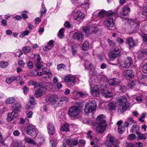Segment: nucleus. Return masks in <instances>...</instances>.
<instances>
[{
	"label": "nucleus",
	"instance_id": "19",
	"mask_svg": "<svg viewBox=\"0 0 147 147\" xmlns=\"http://www.w3.org/2000/svg\"><path fill=\"white\" fill-rule=\"evenodd\" d=\"M120 82V81L118 79L113 78L110 79L109 81V84L110 86H114L118 85Z\"/></svg>",
	"mask_w": 147,
	"mask_h": 147
},
{
	"label": "nucleus",
	"instance_id": "38",
	"mask_svg": "<svg viewBox=\"0 0 147 147\" xmlns=\"http://www.w3.org/2000/svg\"><path fill=\"white\" fill-rule=\"evenodd\" d=\"M35 129V126L30 125L29 126H28L26 128V133L28 132L29 131H31L32 130L34 129Z\"/></svg>",
	"mask_w": 147,
	"mask_h": 147
},
{
	"label": "nucleus",
	"instance_id": "11",
	"mask_svg": "<svg viewBox=\"0 0 147 147\" xmlns=\"http://www.w3.org/2000/svg\"><path fill=\"white\" fill-rule=\"evenodd\" d=\"M105 25L106 27L113 28L114 25L113 18L110 17L107 18L105 21Z\"/></svg>",
	"mask_w": 147,
	"mask_h": 147
},
{
	"label": "nucleus",
	"instance_id": "62",
	"mask_svg": "<svg viewBox=\"0 0 147 147\" xmlns=\"http://www.w3.org/2000/svg\"><path fill=\"white\" fill-rule=\"evenodd\" d=\"M33 113L32 111H30L26 114V117L28 118H31L32 116Z\"/></svg>",
	"mask_w": 147,
	"mask_h": 147
},
{
	"label": "nucleus",
	"instance_id": "53",
	"mask_svg": "<svg viewBox=\"0 0 147 147\" xmlns=\"http://www.w3.org/2000/svg\"><path fill=\"white\" fill-rule=\"evenodd\" d=\"M142 71L144 73H147V63L143 66Z\"/></svg>",
	"mask_w": 147,
	"mask_h": 147
},
{
	"label": "nucleus",
	"instance_id": "2",
	"mask_svg": "<svg viewBox=\"0 0 147 147\" xmlns=\"http://www.w3.org/2000/svg\"><path fill=\"white\" fill-rule=\"evenodd\" d=\"M89 28L87 26H85L83 28V31L82 32H75L73 35V38L75 39H77L78 40H81L83 38V36L85 35V36L88 35L90 30L92 32H95L96 29V26H90Z\"/></svg>",
	"mask_w": 147,
	"mask_h": 147
},
{
	"label": "nucleus",
	"instance_id": "42",
	"mask_svg": "<svg viewBox=\"0 0 147 147\" xmlns=\"http://www.w3.org/2000/svg\"><path fill=\"white\" fill-rule=\"evenodd\" d=\"M118 132L120 134L123 133L125 129L124 127L121 125L118 126Z\"/></svg>",
	"mask_w": 147,
	"mask_h": 147
},
{
	"label": "nucleus",
	"instance_id": "21",
	"mask_svg": "<svg viewBox=\"0 0 147 147\" xmlns=\"http://www.w3.org/2000/svg\"><path fill=\"white\" fill-rule=\"evenodd\" d=\"M101 94L103 96L107 98H110L113 96V94L112 93L106 90H102Z\"/></svg>",
	"mask_w": 147,
	"mask_h": 147
},
{
	"label": "nucleus",
	"instance_id": "23",
	"mask_svg": "<svg viewBox=\"0 0 147 147\" xmlns=\"http://www.w3.org/2000/svg\"><path fill=\"white\" fill-rule=\"evenodd\" d=\"M101 94L103 96L107 98H110L113 96V94L112 93L106 90H102Z\"/></svg>",
	"mask_w": 147,
	"mask_h": 147
},
{
	"label": "nucleus",
	"instance_id": "6",
	"mask_svg": "<svg viewBox=\"0 0 147 147\" xmlns=\"http://www.w3.org/2000/svg\"><path fill=\"white\" fill-rule=\"evenodd\" d=\"M89 83L90 87V93L92 96H97L99 95V91L98 86L94 85V81L92 79H90Z\"/></svg>",
	"mask_w": 147,
	"mask_h": 147
},
{
	"label": "nucleus",
	"instance_id": "33",
	"mask_svg": "<svg viewBox=\"0 0 147 147\" xmlns=\"http://www.w3.org/2000/svg\"><path fill=\"white\" fill-rule=\"evenodd\" d=\"M69 98H67L64 96L61 97V98L59 102V106H61L63 102H66L68 101Z\"/></svg>",
	"mask_w": 147,
	"mask_h": 147
},
{
	"label": "nucleus",
	"instance_id": "41",
	"mask_svg": "<svg viewBox=\"0 0 147 147\" xmlns=\"http://www.w3.org/2000/svg\"><path fill=\"white\" fill-rule=\"evenodd\" d=\"M136 138V136L135 134H130L128 135L127 139L129 140L132 141L134 140Z\"/></svg>",
	"mask_w": 147,
	"mask_h": 147
},
{
	"label": "nucleus",
	"instance_id": "49",
	"mask_svg": "<svg viewBox=\"0 0 147 147\" xmlns=\"http://www.w3.org/2000/svg\"><path fill=\"white\" fill-rule=\"evenodd\" d=\"M57 98V96L54 95H51L49 98V100L50 102H52L53 101H56L55 100L56 98Z\"/></svg>",
	"mask_w": 147,
	"mask_h": 147
},
{
	"label": "nucleus",
	"instance_id": "13",
	"mask_svg": "<svg viewBox=\"0 0 147 147\" xmlns=\"http://www.w3.org/2000/svg\"><path fill=\"white\" fill-rule=\"evenodd\" d=\"M18 115V113L15 111H13L12 113H8V117L7 120L8 121H10L16 118Z\"/></svg>",
	"mask_w": 147,
	"mask_h": 147
},
{
	"label": "nucleus",
	"instance_id": "9",
	"mask_svg": "<svg viewBox=\"0 0 147 147\" xmlns=\"http://www.w3.org/2000/svg\"><path fill=\"white\" fill-rule=\"evenodd\" d=\"M64 79L65 82H69L70 84L72 86L74 85L76 78L74 76L69 75L65 76Z\"/></svg>",
	"mask_w": 147,
	"mask_h": 147
},
{
	"label": "nucleus",
	"instance_id": "10",
	"mask_svg": "<svg viewBox=\"0 0 147 147\" xmlns=\"http://www.w3.org/2000/svg\"><path fill=\"white\" fill-rule=\"evenodd\" d=\"M46 89L45 88L42 86L39 87L35 93V96L36 97H38L42 96L45 93Z\"/></svg>",
	"mask_w": 147,
	"mask_h": 147
},
{
	"label": "nucleus",
	"instance_id": "27",
	"mask_svg": "<svg viewBox=\"0 0 147 147\" xmlns=\"http://www.w3.org/2000/svg\"><path fill=\"white\" fill-rule=\"evenodd\" d=\"M60 130L61 131H69V125L67 123H66L64 124L62 126L61 129Z\"/></svg>",
	"mask_w": 147,
	"mask_h": 147
},
{
	"label": "nucleus",
	"instance_id": "43",
	"mask_svg": "<svg viewBox=\"0 0 147 147\" xmlns=\"http://www.w3.org/2000/svg\"><path fill=\"white\" fill-rule=\"evenodd\" d=\"M8 63L6 61H2L0 63V66L2 68H4L8 65Z\"/></svg>",
	"mask_w": 147,
	"mask_h": 147
},
{
	"label": "nucleus",
	"instance_id": "48",
	"mask_svg": "<svg viewBox=\"0 0 147 147\" xmlns=\"http://www.w3.org/2000/svg\"><path fill=\"white\" fill-rule=\"evenodd\" d=\"M29 102L31 105H34L35 104V99L33 96H31L30 97Z\"/></svg>",
	"mask_w": 147,
	"mask_h": 147
},
{
	"label": "nucleus",
	"instance_id": "47",
	"mask_svg": "<svg viewBox=\"0 0 147 147\" xmlns=\"http://www.w3.org/2000/svg\"><path fill=\"white\" fill-rule=\"evenodd\" d=\"M30 33V31L27 30L24 32H22L20 34V37H23L26 35H27Z\"/></svg>",
	"mask_w": 147,
	"mask_h": 147
},
{
	"label": "nucleus",
	"instance_id": "44",
	"mask_svg": "<svg viewBox=\"0 0 147 147\" xmlns=\"http://www.w3.org/2000/svg\"><path fill=\"white\" fill-rule=\"evenodd\" d=\"M42 72L44 74L47 75H50L51 74V72L47 67H44L42 69Z\"/></svg>",
	"mask_w": 147,
	"mask_h": 147
},
{
	"label": "nucleus",
	"instance_id": "17",
	"mask_svg": "<svg viewBox=\"0 0 147 147\" xmlns=\"http://www.w3.org/2000/svg\"><path fill=\"white\" fill-rule=\"evenodd\" d=\"M76 17L75 18V19L78 21H80L84 17V14L80 11H78L76 12Z\"/></svg>",
	"mask_w": 147,
	"mask_h": 147
},
{
	"label": "nucleus",
	"instance_id": "58",
	"mask_svg": "<svg viewBox=\"0 0 147 147\" xmlns=\"http://www.w3.org/2000/svg\"><path fill=\"white\" fill-rule=\"evenodd\" d=\"M107 42L109 43V45L110 46L113 47L115 45V43L112 41L110 40V39H108L107 40Z\"/></svg>",
	"mask_w": 147,
	"mask_h": 147
},
{
	"label": "nucleus",
	"instance_id": "37",
	"mask_svg": "<svg viewBox=\"0 0 147 147\" xmlns=\"http://www.w3.org/2000/svg\"><path fill=\"white\" fill-rule=\"evenodd\" d=\"M109 109L111 110H113L117 108L116 104L114 103L111 102L108 105Z\"/></svg>",
	"mask_w": 147,
	"mask_h": 147
},
{
	"label": "nucleus",
	"instance_id": "34",
	"mask_svg": "<svg viewBox=\"0 0 147 147\" xmlns=\"http://www.w3.org/2000/svg\"><path fill=\"white\" fill-rule=\"evenodd\" d=\"M15 101V99L13 97H10L7 98L5 101L7 104H12Z\"/></svg>",
	"mask_w": 147,
	"mask_h": 147
},
{
	"label": "nucleus",
	"instance_id": "36",
	"mask_svg": "<svg viewBox=\"0 0 147 147\" xmlns=\"http://www.w3.org/2000/svg\"><path fill=\"white\" fill-rule=\"evenodd\" d=\"M16 79V76H13L11 77L7 78L6 79V81L7 83L9 84Z\"/></svg>",
	"mask_w": 147,
	"mask_h": 147
},
{
	"label": "nucleus",
	"instance_id": "28",
	"mask_svg": "<svg viewBox=\"0 0 147 147\" xmlns=\"http://www.w3.org/2000/svg\"><path fill=\"white\" fill-rule=\"evenodd\" d=\"M105 14V11L104 10H102L100 11L98 13V14L97 16V20L102 18L104 17ZM97 19L95 20V21H96Z\"/></svg>",
	"mask_w": 147,
	"mask_h": 147
},
{
	"label": "nucleus",
	"instance_id": "63",
	"mask_svg": "<svg viewBox=\"0 0 147 147\" xmlns=\"http://www.w3.org/2000/svg\"><path fill=\"white\" fill-rule=\"evenodd\" d=\"M27 65L28 67L30 69H32L33 67V63L31 61L28 62L27 63Z\"/></svg>",
	"mask_w": 147,
	"mask_h": 147
},
{
	"label": "nucleus",
	"instance_id": "16",
	"mask_svg": "<svg viewBox=\"0 0 147 147\" xmlns=\"http://www.w3.org/2000/svg\"><path fill=\"white\" fill-rule=\"evenodd\" d=\"M48 132L50 135H53L55 132L54 126L52 123H49L47 127Z\"/></svg>",
	"mask_w": 147,
	"mask_h": 147
},
{
	"label": "nucleus",
	"instance_id": "64",
	"mask_svg": "<svg viewBox=\"0 0 147 147\" xmlns=\"http://www.w3.org/2000/svg\"><path fill=\"white\" fill-rule=\"evenodd\" d=\"M72 54L73 55H76L77 53V49L76 48H74V47H73L72 48Z\"/></svg>",
	"mask_w": 147,
	"mask_h": 147
},
{
	"label": "nucleus",
	"instance_id": "60",
	"mask_svg": "<svg viewBox=\"0 0 147 147\" xmlns=\"http://www.w3.org/2000/svg\"><path fill=\"white\" fill-rule=\"evenodd\" d=\"M53 47L50 45H47L45 46V47L43 48V49L44 51L49 50L51 49Z\"/></svg>",
	"mask_w": 147,
	"mask_h": 147
},
{
	"label": "nucleus",
	"instance_id": "46",
	"mask_svg": "<svg viewBox=\"0 0 147 147\" xmlns=\"http://www.w3.org/2000/svg\"><path fill=\"white\" fill-rule=\"evenodd\" d=\"M30 47L28 46L24 47L22 48V50L24 52L27 53H29L31 51Z\"/></svg>",
	"mask_w": 147,
	"mask_h": 147
},
{
	"label": "nucleus",
	"instance_id": "25",
	"mask_svg": "<svg viewBox=\"0 0 147 147\" xmlns=\"http://www.w3.org/2000/svg\"><path fill=\"white\" fill-rule=\"evenodd\" d=\"M11 147H23V145L21 142L13 141L11 144Z\"/></svg>",
	"mask_w": 147,
	"mask_h": 147
},
{
	"label": "nucleus",
	"instance_id": "39",
	"mask_svg": "<svg viewBox=\"0 0 147 147\" xmlns=\"http://www.w3.org/2000/svg\"><path fill=\"white\" fill-rule=\"evenodd\" d=\"M64 29L62 28L59 31L58 33V36L60 38H62L64 36Z\"/></svg>",
	"mask_w": 147,
	"mask_h": 147
},
{
	"label": "nucleus",
	"instance_id": "31",
	"mask_svg": "<svg viewBox=\"0 0 147 147\" xmlns=\"http://www.w3.org/2000/svg\"><path fill=\"white\" fill-rule=\"evenodd\" d=\"M73 96L74 97H76L79 95L81 97H84L85 96V94L82 93L81 92H78L76 90H74L72 93Z\"/></svg>",
	"mask_w": 147,
	"mask_h": 147
},
{
	"label": "nucleus",
	"instance_id": "54",
	"mask_svg": "<svg viewBox=\"0 0 147 147\" xmlns=\"http://www.w3.org/2000/svg\"><path fill=\"white\" fill-rule=\"evenodd\" d=\"M50 144H51V146L50 147H56V145L57 144V142L53 140H51L50 142Z\"/></svg>",
	"mask_w": 147,
	"mask_h": 147
},
{
	"label": "nucleus",
	"instance_id": "57",
	"mask_svg": "<svg viewBox=\"0 0 147 147\" xmlns=\"http://www.w3.org/2000/svg\"><path fill=\"white\" fill-rule=\"evenodd\" d=\"M137 125H132L131 129V132H134L137 130Z\"/></svg>",
	"mask_w": 147,
	"mask_h": 147
},
{
	"label": "nucleus",
	"instance_id": "50",
	"mask_svg": "<svg viewBox=\"0 0 147 147\" xmlns=\"http://www.w3.org/2000/svg\"><path fill=\"white\" fill-rule=\"evenodd\" d=\"M142 14L145 16H147V7H144L143 8Z\"/></svg>",
	"mask_w": 147,
	"mask_h": 147
},
{
	"label": "nucleus",
	"instance_id": "40",
	"mask_svg": "<svg viewBox=\"0 0 147 147\" xmlns=\"http://www.w3.org/2000/svg\"><path fill=\"white\" fill-rule=\"evenodd\" d=\"M13 108L16 111H19L21 107V105L19 103H17L13 106Z\"/></svg>",
	"mask_w": 147,
	"mask_h": 147
},
{
	"label": "nucleus",
	"instance_id": "24",
	"mask_svg": "<svg viewBox=\"0 0 147 147\" xmlns=\"http://www.w3.org/2000/svg\"><path fill=\"white\" fill-rule=\"evenodd\" d=\"M127 41L128 44L131 47H133L136 45L135 41L131 37H129L127 38Z\"/></svg>",
	"mask_w": 147,
	"mask_h": 147
},
{
	"label": "nucleus",
	"instance_id": "30",
	"mask_svg": "<svg viewBox=\"0 0 147 147\" xmlns=\"http://www.w3.org/2000/svg\"><path fill=\"white\" fill-rule=\"evenodd\" d=\"M42 7L40 10V17H42L45 16V13L47 11L46 8L44 4L43 3L42 4Z\"/></svg>",
	"mask_w": 147,
	"mask_h": 147
},
{
	"label": "nucleus",
	"instance_id": "18",
	"mask_svg": "<svg viewBox=\"0 0 147 147\" xmlns=\"http://www.w3.org/2000/svg\"><path fill=\"white\" fill-rule=\"evenodd\" d=\"M130 10V8L129 7H125L123 8L120 11V13L123 16H126L129 14Z\"/></svg>",
	"mask_w": 147,
	"mask_h": 147
},
{
	"label": "nucleus",
	"instance_id": "20",
	"mask_svg": "<svg viewBox=\"0 0 147 147\" xmlns=\"http://www.w3.org/2000/svg\"><path fill=\"white\" fill-rule=\"evenodd\" d=\"M147 53V50L145 49L142 51L138 52V59H141L143 58L145 55H146Z\"/></svg>",
	"mask_w": 147,
	"mask_h": 147
},
{
	"label": "nucleus",
	"instance_id": "8",
	"mask_svg": "<svg viewBox=\"0 0 147 147\" xmlns=\"http://www.w3.org/2000/svg\"><path fill=\"white\" fill-rule=\"evenodd\" d=\"M120 53L119 49L117 47L115 48L109 54L110 60H113L114 59L118 57Z\"/></svg>",
	"mask_w": 147,
	"mask_h": 147
},
{
	"label": "nucleus",
	"instance_id": "45",
	"mask_svg": "<svg viewBox=\"0 0 147 147\" xmlns=\"http://www.w3.org/2000/svg\"><path fill=\"white\" fill-rule=\"evenodd\" d=\"M31 136H36V131L35 129L32 130L31 131H30L27 133Z\"/></svg>",
	"mask_w": 147,
	"mask_h": 147
},
{
	"label": "nucleus",
	"instance_id": "1",
	"mask_svg": "<svg viewBox=\"0 0 147 147\" xmlns=\"http://www.w3.org/2000/svg\"><path fill=\"white\" fill-rule=\"evenodd\" d=\"M107 127L105 116L102 114L99 115L97 117L96 121L94 124L93 128L94 130L98 133H102Z\"/></svg>",
	"mask_w": 147,
	"mask_h": 147
},
{
	"label": "nucleus",
	"instance_id": "14",
	"mask_svg": "<svg viewBox=\"0 0 147 147\" xmlns=\"http://www.w3.org/2000/svg\"><path fill=\"white\" fill-rule=\"evenodd\" d=\"M124 76L126 77L132 78L134 77L133 71L131 69H127L123 71Z\"/></svg>",
	"mask_w": 147,
	"mask_h": 147
},
{
	"label": "nucleus",
	"instance_id": "59",
	"mask_svg": "<svg viewBox=\"0 0 147 147\" xmlns=\"http://www.w3.org/2000/svg\"><path fill=\"white\" fill-rule=\"evenodd\" d=\"M135 84V82L131 81L128 84V86L130 88H132Z\"/></svg>",
	"mask_w": 147,
	"mask_h": 147
},
{
	"label": "nucleus",
	"instance_id": "35",
	"mask_svg": "<svg viewBox=\"0 0 147 147\" xmlns=\"http://www.w3.org/2000/svg\"><path fill=\"white\" fill-rule=\"evenodd\" d=\"M29 119L27 118H26L25 119H24L23 117H21L20 119V122L21 124H28L29 123Z\"/></svg>",
	"mask_w": 147,
	"mask_h": 147
},
{
	"label": "nucleus",
	"instance_id": "29",
	"mask_svg": "<svg viewBox=\"0 0 147 147\" xmlns=\"http://www.w3.org/2000/svg\"><path fill=\"white\" fill-rule=\"evenodd\" d=\"M82 49L84 50L87 51L89 48V43L88 41H86L82 45Z\"/></svg>",
	"mask_w": 147,
	"mask_h": 147
},
{
	"label": "nucleus",
	"instance_id": "52",
	"mask_svg": "<svg viewBox=\"0 0 147 147\" xmlns=\"http://www.w3.org/2000/svg\"><path fill=\"white\" fill-rule=\"evenodd\" d=\"M43 63H37L36 64V68L38 69L41 68L43 66Z\"/></svg>",
	"mask_w": 147,
	"mask_h": 147
},
{
	"label": "nucleus",
	"instance_id": "3",
	"mask_svg": "<svg viewBox=\"0 0 147 147\" xmlns=\"http://www.w3.org/2000/svg\"><path fill=\"white\" fill-rule=\"evenodd\" d=\"M119 103L118 112L119 113H123L128 108L130 104L127 102L126 98L124 96H121L118 100Z\"/></svg>",
	"mask_w": 147,
	"mask_h": 147
},
{
	"label": "nucleus",
	"instance_id": "61",
	"mask_svg": "<svg viewBox=\"0 0 147 147\" xmlns=\"http://www.w3.org/2000/svg\"><path fill=\"white\" fill-rule=\"evenodd\" d=\"M129 124H131L132 123H134V121L133 120L132 118L129 117H128L127 120V121Z\"/></svg>",
	"mask_w": 147,
	"mask_h": 147
},
{
	"label": "nucleus",
	"instance_id": "15",
	"mask_svg": "<svg viewBox=\"0 0 147 147\" xmlns=\"http://www.w3.org/2000/svg\"><path fill=\"white\" fill-rule=\"evenodd\" d=\"M113 140L114 138L112 136L110 135H108L107 136V140L105 143V146L108 147L113 144Z\"/></svg>",
	"mask_w": 147,
	"mask_h": 147
},
{
	"label": "nucleus",
	"instance_id": "7",
	"mask_svg": "<svg viewBox=\"0 0 147 147\" xmlns=\"http://www.w3.org/2000/svg\"><path fill=\"white\" fill-rule=\"evenodd\" d=\"M133 64V61L130 57L123 59L120 62V66L122 68H128Z\"/></svg>",
	"mask_w": 147,
	"mask_h": 147
},
{
	"label": "nucleus",
	"instance_id": "5",
	"mask_svg": "<svg viewBox=\"0 0 147 147\" xmlns=\"http://www.w3.org/2000/svg\"><path fill=\"white\" fill-rule=\"evenodd\" d=\"M96 103L94 100L89 101L86 105L84 112L86 114H88L92 112L96 109Z\"/></svg>",
	"mask_w": 147,
	"mask_h": 147
},
{
	"label": "nucleus",
	"instance_id": "32",
	"mask_svg": "<svg viewBox=\"0 0 147 147\" xmlns=\"http://www.w3.org/2000/svg\"><path fill=\"white\" fill-rule=\"evenodd\" d=\"M24 140L27 143L32 144L35 145H36V142L30 138L25 137Z\"/></svg>",
	"mask_w": 147,
	"mask_h": 147
},
{
	"label": "nucleus",
	"instance_id": "12",
	"mask_svg": "<svg viewBox=\"0 0 147 147\" xmlns=\"http://www.w3.org/2000/svg\"><path fill=\"white\" fill-rule=\"evenodd\" d=\"M78 140L76 139H65L64 141V142L66 144L70 146H76L78 144Z\"/></svg>",
	"mask_w": 147,
	"mask_h": 147
},
{
	"label": "nucleus",
	"instance_id": "22",
	"mask_svg": "<svg viewBox=\"0 0 147 147\" xmlns=\"http://www.w3.org/2000/svg\"><path fill=\"white\" fill-rule=\"evenodd\" d=\"M101 94L103 96L107 98H110L113 96V94L112 93L106 90H102Z\"/></svg>",
	"mask_w": 147,
	"mask_h": 147
},
{
	"label": "nucleus",
	"instance_id": "26",
	"mask_svg": "<svg viewBox=\"0 0 147 147\" xmlns=\"http://www.w3.org/2000/svg\"><path fill=\"white\" fill-rule=\"evenodd\" d=\"M136 133L138 135L137 138L139 140H145L146 138L145 134H141L140 132L137 131Z\"/></svg>",
	"mask_w": 147,
	"mask_h": 147
},
{
	"label": "nucleus",
	"instance_id": "51",
	"mask_svg": "<svg viewBox=\"0 0 147 147\" xmlns=\"http://www.w3.org/2000/svg\"><path fill=\"white\" fill-rule=\"evenodd\" d=\"M85 67L86 69L89 70H92V69L93 68V65L90 63L89 64L88 66L86 65Z\"/></svg>",
	"mask_w": 147,
	"mask_h": 147
},
{
	"label": "nucleus",
	"instance_id": "4",
	"mask_svg": "<svg viewBox=\"0 0 147 147\" xmlns=\"http://www.w3.org/2000/svg\"><path fill=\"white\" fill-rule=\"evenodd\" d=\"M80 112V111L79 107L75 106H73L69 109L67 113L70 117L74 119L78 117Z\"/></svg>",
	"mask_w": 147,
	"mask_h": 147
},
{
	"label": "nucleus",
	"instance_id": "56",
	"mask_svg": "<svg viewBox=\"0 0 147 147\" xmlns=\"http://www.w3.org/2000/svg\"><path fill=\"white\" fill-rule=\"evenodd\" d=\"M144 42L147 43V34H142V36Z\"/></svg>",
	"mask_w": 147,
	"mask_h": 147
},
{
	"label": "nucleus",
	"instance_id": "55",
	"mask_svg": "<svg viewBox=\"0 0 147 147\" xmlns=\"http://www.w3.org/2000/svg\"><path fill=\"white\" fill-rule=\"evenodd\" d=\"M65 67V65L61 63L57 65V69L59 70L61 69L64 68Z\"/></svg>",
	"mask_w": 147,
	"mask_h": 147
}]
</instances>
